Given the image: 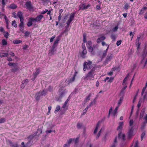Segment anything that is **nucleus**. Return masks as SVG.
<instances>
[{"instance_id": "1", "label": "nucleus", "mask_w": 147, "mask_h": 147, "mask_svg": "<svg viewBox=\"0 0 147 147\" xmlns=\"http://www.w3.org/2000/svg\"><path fill=\"white\" fill-rule=\"evenodd\" d=\"M43 17V15H40L37 16L35 18H30L28 23L27 26L30 27L32 25V22H40L41 20Z\"/></svg>"}, {"instance_id": "2", "label": "nucleus", "mask_w": 147, "mask_h": 147, "mask_svg": "<svg viewBox=\"0 0 147 147\" xmlns=\"http://www.w3.org/2000/svg\"><path fill=\"white\" fill-rule=\"evenodd\" d=\"M95 70V68L93 67L88 73L85 77V79H91L92 78H93L94 76V74Z\"/></svg>"}, {"instance_id": "3", "label": "nucleus", "mask_w": 147, "mask_h": 147, "mask_svg": "<svg viewBox=\"0 0 147 147\" xmlns=\"http://www.w3.org/2000/svg\"><path fill=\"white\" fill-rule=\"evenodd\" d=\"M82 47L83 50L80 53V55L82 58L84 59L86 57V55L87 54V50L84 44H82Z\"/></svg>"}, {"instance_id": "4", "label": "nucleus", "mask_w": 147, "mask_h": 147, "mask_svg": "<svg viewBox=\"0 0 147 147\" xmlns=\"http://www.w3.org/2000/svg\"><path fill=\"white\" fill-rule=\"evenodd\" d=\"M133 130V127H131L129 129L127 134L128 138L129 139H130L134 135V134Z\"/></svg>"}, {"instance_id": "5", "label": "nucleus", "mask_w": 147, "mask_h": 147, "mask_svg": "<svg viewBox=\"0 0 147 147\" xmlns=\"http://www.w3.org/2000/svg\"><path fill=\"white\" fill-rule=\"evenodd\" d=\"M118 136L119 138L121 139L123 141H124L125 140V135L124 134H121V130H120L119 131Z\"/></svg>"}, {"instance_id": "6", "label": "nucleus", "mask_w": 147, "mask_h": 147, "mask_svg": "<svg viewBox=\"0 0 147 147\" xmlns=\"http://www.w3.org/2000/svg\"><path fill=\"white\" fill-rule=\"evenodd\" d=\"M27 9L30 10L33 8L31 2L29 1H27L25 4Z\"/></svg>"}, {"instance_id": "7", "label": "nucleus", "mask_w": 147, "mask_h": 147, "mask_svg": "<svg viewBox=\"0 0 147 147\" xmlns=\"http://www.w3.org/2000/svg\"><path fill=\"white\" fill-rule=\"evenodd\" d=\"M113 57V55L111 53L108 54L107 57H106V59L105 61V62L107 63L108 62L111 61Z\"/></svg>"}, {"instance_id": "8", "label": "nucleus", "mask_w": 147, "mask_h": 147, "mask_svg": "<svg viewBox=\"0 0 147 147\" xmlns=\"http://www.w3.org/2000/svg\"><path fill=\"white\" fill-rule=\"evenodd\" d=\"M87 47L88 49V51L91 52L92 55H94L95 53V52L93 47L92 46H87Z\"/></svg>"}, {"instance_id": "9", "label": "nucleus", "mask_w": 147, "mask_h": 147, "mask_svg": "<svg viewBox=\"0 0 147 147\" xmlns=\"http://www.w3.org/2000/svg\"><path fill=\"white\" fill-rule=\"evenodd\" d=\"M90 6V5H86L85 4H83L80 5V9H82V10L86 9H87Z\"/></svg>"}, {"instance_id": "10", "label": "nucleus", "mask_w": 147, "mask_h": 147, "mask_svg": "<svg viewBox=\"0 0 147 147\" xmlns=\"http://www.w3.org/2000/svg\"><path fill=\"white\" fill-rule=\"evenodd\" d=\"M105 38L106 37L105 36H101L97 39L96 42L97 43H99L102 40H105Z\"/></svg>"}, {"instance_id": "11", "label": "nucleus", "mask_w": 147, "mask_h": 147, "mask_svg": "<svg viewBox=\"0 0 147 147\" xmlns=\"http://www.w3.org/2000/svg\"><path fill=\"white\" fill-rule=\"evenodd\" d=\"M30 143V141L28 142L26 144H25L24 142H22L21 143V146L20 147H30V146L29 145Z\"/></svg>"}, {"instance_id": "12", "label": "nucleus", "mask_w": 147, "mask_h": 147, "mask_svg": "<svg viewBox=\"0 0 147 147\" xmlns=\"http://www.w3.org/2000/svg\"><path fill=\"white\" fill-rule=\"evenodd\" d=\"M41 93L39 91V92L37 93L36 94L35 96H36V99L37 100H38L40 99V96H42V95H41Z\"/></svg>"}, {"instance_id": "13", "label": "nucleus", "mask_w": 147, "mask_h": 147, "mask_svg": "<svg viewBox=\"0 0 147 147\" xmlns=\"http://www.w3.org/2000/svg\"><path fill=\"white\" fill-rule=\"evenodd\" d=\"M145 113V109L143 108L142 109L140 115V119L142 118L144 115V114Z\"/></svg>"}, {"instance_id": "14", "label": "nucleus", "mask_w": 147, "mask_h": 147, "mask_svg": "<svg viewBox=\"0 0 147 147\" xmlns=\"http://www.w3.org/2000/svg\"><path fill=\"white\" fill-rule=\"evenodd\" d=\"M8 54L7 53H0V57L2 58L3 57H7Z\"/></svg>"}, {"instance_id": "15", "label": "nucleus", "mask_w": 147, "mask_h": 147, "mask_svg": "<svg viewBox=\"0 0 147 147\" xmlns=\"http://www.w3.org/2000/svg\"><path fill=\"white\" fill-rule=\"evenodd\" d=\"M123 125V122H120L119 124V126L117 128V130H119L120 129H121L122 128Z\"/></svg>"}, {"instance_id": "16", "label": "nucleus", "mask_w": 147, "mask_h": 147, "mask_svg": "<svg viewBox=\"0 0 147 147\" xmlns=\"http://www.w3.org/2000/svg\"><path fill=\"white\" fill-rule=\"evenodd\" d=\"M41 93V95L43 96H45L47 93V91L46 90L44 89L42 91H40Z\"/></svg>"}, {"instance_id": "17", "label": "nucleus", "mask_w": 147, "mask_h": 147, "mask_svg": "<svg viewBox=\"0 0 147 147\" xmlns=\"http://www.w3.org/2000/svg\"><path fill=\"white\" fill-rule=\"evenodd\" d=\"M9 144H11V147H18V145L17 144H14L11 141H9Z\"/></svg>"}, {"instance_id": "18", "label": "nucleus", "mask_w": 147, "mask_h": 147, "mask_svg": "<svg viewBox=\"0 0 147 147\" xmlns=\"http://www.w3.org/2000/svg\"><path fill=\"white\" fill-rule=\"evenodd\" d=\"M22 41L18 40H15L13 41V43L15 44H18L21 43Z\"/></svg>"}, {"instance_id": "19", "label": "nucleus", "mask_w": 147, "mask_h": 147, "mask_svg": "<svg viewBox=\"0 0 147 147\" xmlns=\"http://www.w3.org/2000/svg\"><path fill=\"white\" fill-rule=\"evenodd\" d=\"M147 9V7H144L142 9H141L139 13L140 15H141L143 14L144 13V10H146Z\"/></svg>"}, {"instance_id": "20", "label": "nucleus", "mask_w": 147, "mask_h": 147, "mask_svg": "<svg viewBox=\"0 0 147 147\" xmlns=\"http://www.w3.org/2000/svg\"><path fill=\"white\" fill-rule=\"evenodd\" d=\"M75 15V13H71L69 19L72 20L74 18Z\"/></svg>"}, {"instance_id": "21", "label": "nucleus", "mask_w": 147, "mask_h": 147, "mask_svg": "<svg viewBox=\"0 0 147 147\" xmlns=\"http://www.w3.org/2000/svg\"><path fill=\"white\" fill-rule=\"evenodd\" d=\"M96 100L95 99H94V100L91 102L90 103V104L88 106L89 107H90L91 106L93 105H95L96 104Z\"/></svg>"}, {"instance_id": "22", "label": "nucleus", "mask_w": 147, "mask_h": 147, "mask_svg": "<svg viewBox=\"0 0 147 147\" xmlns=\"http://www.w3.org/2000/svg\"><path fill=\"white\" fill-rule=\"evenodd\" d=\"M129 7L130 6H129V4L127 3L125 4L123 8L125 10H127Z\"/></svg>"}, {"instance_id": "23", "label": "nucleus", "mask_w": 147, "mask_h": 147, "mask_svg": "<svg viewBox=\"0 0 147 147\" xmlns=\"http://www.w3.org/2000/svg\"><path fill=\"white\" fill-rule=\"evenodd\" d=\"M142 102V99H140L139 101H138V104L137 105L138 108H139L140 107L141 105V103Z\"/></svg>"}, {"instance_id": "24", "label": "nucleus", "mask_w": 147, "mask_h": 147, "mask_svg": "<svg viewBox=\"0 0 147 147\" xmlns=\"http://www.w3.org/2000/svg\"><path fill=\"white\" fill-rule=\"evenodd\" d=\"M17 16L19 18H22L23 17V13L21 11H19L17 13Z\"/></svg>"}, {"instance_id": "25", "label": "nucleus", "mask_w": 147, "mask_h": 147, "mask_svg": "<svg viewBox=\"0 0 147 147\" xmlns=\"http://www.w3.org/2000/svg\"><path fill=\"white\" fill-rule=\"evenodd\" d=\"M72 20L69 19L67 22L66 24H67V26H65V27H66V28H68L69 27V25H70L71 22L72 21Z\"/></svg>"}, {"instance_id": "26", "label": "nucleus", "mask_w": 147, "mask_h": 147, "mask_svg": "<svg viewBox=\"0 0 147 147\" xmlns=\"http://www.w3.org/2000/svg\"><path fill=\"white\" fill-rule=\"evenodd\" d=\"M86 35L85 33H84L83 34V42L85 43L87 42L86 40Z\"/></svg>"}, {"instance_id": "27", "label": "nucleus", "mask_w": 147, "mask_h": 147, "mask_svg": "<svg viewBox=\"0 0 147 147\" xmlns=\"http://www.w3.org/2000/svg\"><path fill=\"white\" fill-rule=\"evenodd\" d=\"M108 47H107V49L105 50L103 53L102 56V57H105L106 55H107V52L108 50Z\"/></svg>"}, {"instance_id": "28", "label": "nucleus", "mask_w": 147, "mask_h": 147, "mask_svg": "<svg viewBox=\"0 0 147 147\" xmlns=\"http://www.w3.org/2000/svg\"><path fill=\"white\" fill-rule=\"evenodd\" d=\"M123 99V97H121L119 101H118V106H119L120 105L121 103L122 100Z\"/></svg>"}, {"instance_id": "29", "label": "nucleus", "mask_w": 147, "mask_h": 147, "mask_svg": "<svg viewBox=\"0 0 147 147\" xmlns=\"http://www.w3.org/2000/svg\"><path fill=\"white\" fill-rule=\"evenodd\" d=\"M60 107L59 106H57L55 110V113H57L60 110Z\"/></svg>"}, {"instance_id": "30", "label": "nucleus", "mask_w": 147, "mask_h": 147, "mask_svg": "<svg viewBox=\"0 0 147 147\" xmlns=\"http://www.w3.org/2000/svg\"><path fill=\"white\" fill-rule=\"evenodd\" d=\"M111 37L113 41H115L116 38V37L115 34H112L111 36Z\"/></svg>"}, {"instance_id": "31", "label": "nucleus", "mask_w": 147, "mask_h": 147, "mask_svg": "<svg viewBox=\"0 0 147 147\" xmlns=\"http://www.w3.org/2000/svg\"><path fill=\"white\" fill-rule=\"evenodd\" d=\"M17 7V6L15 4H12L10 5V7L12 9H15Z\"/></svg>"}, {"instance_id": "32", "label": "nucleus", "mask_w": 147, "mask_h": 147, "mask_svg": "<svg viewBox=\"0 0 147 147\" xmlns=\"http://www.w3.org/2000/svg\"><path fill=\"white\" fill-rule=\"evenodd\" d=\"M12 25L15 28L17 27V25L16 24V22L15 20L13 21L12 22Z\"/></svg>"}, {"instance_id": "33", "label": "nucleus", "mask_w": 147, "mask_h": 147, "mask_svg": "<svg viewBox=\"0 0 147 147\" xmlns=\"http://www.w3.org/2000/svg\"><path fill=\"white\" fill-rule=\"evenodd\" d=\"M4 35V36L7 38L8 37L9 33L7 32H4L3 33Z\"/></svg>"}, {"instance_id": "34", "label": "nucleus", "mask_w": 147, "mask_h": 147, "mask_svg": "<svg viewBox=\"0 0 147 147\" xmlns=\"http://www.w3.org/2000/svg\"><path fill=\"white\" fill-rule=\"evenodd\" d=\"M77 126L78 129H80L82 126V123H78L77 124Z\"/></svg>"}, {"instance_id": "35", "label": "nucleus", "mask_w": 147, "mask_h": 147, "mask_svg": "<svg viewBox=\"0 0 147 147\" xmlns=\"http://www.w3.org/2000/svg\"><path fill=\"white\" fill-rule=\"evenodd\" d=\"M146 123L145 122H144L142 124L141 127V129H143L145 128V127L146 126Z\"/></svg>"}, {"instance_id": "36", "label": "nucleus", "mask_w": 147, "mask_h": 147, "mask_svg": "<svg viewBox=\"0 0 147 147\" xmlns=\"http://www.w3.org/2000/svg\"><path fill=\"white\" fill-rule=\"evenodd\" d=\"M87 62H85L84 64V67H85L88 70L90 69V67H87Z\"/></svg>"}, {"instance_id": "37", "label": "nucleus", "mask_w": 147, "mask_h": 147, "mask_svg": "<svg viewBox=\"0 0 147 147\" xmlns=\"http://www.w3.org/2000/svg\"><path fill=\"white\" fill-rule=\"evenodd\" d=\"M145 131H144L142 132V134L141 136V140L142 141L144 136H145Z\"/></svg>"}, {"instance_id": "38", "label": "nucleus", "mask_w": 147, "mask_h": 147, "mask_svg": "<svg viewBox=\"0 0 147 147\" xmlns=\"http://www.w3.org/2000/svg\"><path fill=\"white\" fill-rule=\"evenodd\" d=\"M30 34V32L28 31H26L24 33V36L26 37H28Z\"/></svg>"}, {"instance_id": "39", "label": "nucleus", "mask_w": 147, "mask_h": 147, "mask_svg": "<svg viewBox=\"0 0 147 147\" xmlns=\"http://www.w3.org/2000/svg\"><path fill=\"white\" fill-rule=\"evenodd\" d=\"M6 119L5 118H2L0 119V123H2L5 122Z\"/></svg>"}, {"instance_id": "40", "label": "nucleus", "mask_w": 147, "mask_h": 147, "mask_svg": "<svg viewBox=\"0 0 147 147\" xmlns=\"http://www.w3.org/2000/svg\"><path fill=\"white\" fill-rule=\"evenodd\" d=\"M28 82L29 81L27 79H26L22 81V83H24L25 84V85H26L27 84Z\"/></svg>"}, {"instance_id": "41", "label": "nucleus", "mask_w": 147, "mask_h": 147, "mask_svg": "<svg viewBox=\"0 0 147 147\" xmlns=\"http://www.w3.org/2000/svg\"><path fill=\"white\" fill-rule=\"evenodd\" d=\"M24 22H21L19 24V26L20 28H24Z\"/></svg>"}, {"instance_id": "42", "label": "nucleus", "mask_w": 147, "mask_h": 147, "mask_svg": "<svg viewBox=\"0 0 147 147\" xmlns=\"http://www.w3.org/2000/svg\"><path fill=\"white\" fill-rule=\"evenodd\" d=\"M2 44L3 45H7V42L5 39H3L2 40Z\"/></svg>"}, {"instance_id": "43", "label": "nucleus", "mask_w": 147, "mask_h": 147, "mask_svg": "<svg viewBox=\"0 0 147 147\" xmlns=\"http://www.w3.org/2000/svg\"><path fill=\"white\" fill-rule=\"evenodd\" d=\"M72 141V138L69 139L68 140H67V143L69 145H70V144L71 143Z\"/></svg>"}, {"instance_id": "44", "label": "nucleus", "mask_w": 147, "mask_h": 147, "mask_svg": "<svg viewBox=\"0 0 147 147\" xmlns=\"http://www.w3.org/2000/svg\"><path fill=\"white\" fill-rule=\"evenodd\" d=\"M134 121L133 119H131L130 120L129 122V126L131 127H132V126L133 125Z\"/></svg>"}, {"instance_id": "45", "label": "nucleus", "mask_w": 147, "mask_h": 147, "mask_svg": "<svg viewBox=\"0 0 147 147\" xmlns=\"http://www.w3.org/2000/svg\"><path fill=\"white\" fill-rule=\"evenodd\" d=\"M17 64V63H15L9 62L8 63V65H9L10 66H16V64Z\"/></svg>"}, {"instance_id": "46", "label": "nucleus", "mask_w": 147, "mask_h": 147, "mask_svg": "<svg viewBox=\"0 0 147 147\" xmlns=\"http://www.w3.org/2000/svg\"><path fill=\"white\" fill-rule=\"evenodd\" d=\"M89 107L88 106L85 109H84L83 111V114L84 115L86 113V112L88 110V108Z\"/></svg>"}, {"instance_id": "47", "label": "nucleus", "mask_w": 147, "mask_h": 147, "mask_svg": "<svg viewBox=\"0 0 147 147\" xmlns=\"http://www.w3.org/2000/svg\"><path fill=\"white\" fill-rule=\"evenodd\" d=\"M118 106L113 111V114L114 115H115L117 112V111L118 109Z\"/></svg>"}, {"instance_id": "48", "label": "nucleus", "mask_w": 147, "mask_h": 147, "mask_svg": "<svg viewBox=\"0 0 147 147\" xmlns=\"http://www.w3.org/2000/svg\"><path fill=\"white\" fill-rule=\"evenodd\" d=\"M102 130V129H100V131H99V132H98V133L97 135V136H96V138H99V136L100 135V134L101 133Z\"/></svg>"}, {"instance_id": "49", "label": "nucleus", "mask_w": 147, "mask_h": 147, "mask_svg": "<svg viewBox=\"0 0 147 147\" xmlns=\"http://www.w3.org/2000/svg\"><path fill=\"white\" fill-rule=\"evenodd\" d=\"M102 123V121H99L97 124L96 126V128H97V129L100 127V125Z\"/></svg>"}, {"instance_id": "50", "label": "nucleus", "mask_w": 147, "mask_h": 147, "mask_svg": "<svg viewBox=\"0 0 147 147\" xmlns=\"http://www.w3.org/2000/svg\"><path fill=\"white\" fill-rule=\"evenodd\" d=\"M75 76H73V77L72 78H71L69 81V82H74L75 79Z\"/></svg>"}, {"instance_id": "51", "label": "nucleus", "mask_w": 147, "mask_h": 147, "mask_svg": "<svg viewBox=\"0 0 147 147\" xmlns=\"http://www.w3.org/2000/svg\"><path fill=\"white\" fill-rule=\"evenodd\" d=\"M86 64L87 65V67H90V68H91V65L92 64V63L90 61H89L88 62H87Z\"/></svg>"}, {"instance_id": "52", "label": "nucleus", "mask_w": 147, "mask_h": 147, "mask_svg": "<svg viewBox=\"0 0 147 147\" xmlns=\"http://www.w3.org/2000/svg\"><path fill=\"white\" fill-rule=\"evenodd\" d=\"M92 42L90 41H88L87 42V46H92Z\"/></svg>"}, {"instance_id": "53", "label": "nucleus", "mask_w": 147, "mask_h": 147, "mask_svg": "<svg viewBox=\"0 0 147 147\" xmlns=\"http://www.w3.org/2000/svg\"><path fill=\"white\" fill-rule=\"evenodd\" d=\"M113 79H114L113 78L111 77L109 78V79L108 81V82H110V83H111L113 81Z\"/></svg>"}, {"instance_id": "54", "label": "nucleus", "mask_w": 147, "mask_h": 147, "mask_svg": "<svg viewBox=\"0 0 147 147\" xmlns=\"http://www.w3.org/2000/svg\"><path fill=\"white\" fill-rule=\"evenodd\" d=\"M55 38V35L53 36L50 39V42H52L53 41V40Z\"/></svg>"}, {"instance_id": "55", "label": "nucleus", "mask_w": 147, "mask_h": 147, "mask_svg": "<svg viewBox=\"0 0 147 147\" xmlns=\"http://www.w3.org/2000/svg\"><path fill=\"white\" fill-rule=\"evenodd\" d=\"M60 39L59 38H57L56 40L54 42V43L57 45Z\"/></svg>"}, {"instance_id": "56", "label": "nucleus", "mask_w": 147, "mask_h": 147, "mask_svg": "<svg viewBox=\"0 0 147 147\" xmlns=\"http://www.w3.org/2000/svg\"><path fill=\"white\" fill-rule=\"evenodd\" d=\"M55 48H53L52 47V49L50 50L51 53L53 54H54V52L55 51Z\"/></svg>"}, {"instance_id": "57", "label": "nucleus", "mask_w": 147, "mask_h": 147, "mask_svg": "<svg viewBox=\"0 0 147 147\" xmlns=\"http://www.w3.org/2000/svg\"><path fill=\"white\" fill-rule=\"evenodd\" d=\"M121 40H118L116 43L117 45V46L121 44Z\"/></svg>"}, {"instance_id": "58", "label": "nucleus", "mask_w": 147, "mask_h": 147, "mask_svg": "<svg viewBox=\"0 0 147 147\" xmlns=\"http://www.w3.org/2000/svg\"><path fill=\"white\" fill-rule=\"evenodd\" d=\"M79 139V137H77L75 139V140H74L75 143V144H76L78 142Z\"/></svg>"}, {"instance_id": "59", "label": "nucleus", "mask_w": 147, "mask_h": 147, "mask_svg": "<svg viewBox=\"0 0 147 147\" xmlns=\"http://www.w3.org/2000/svg\"><path fill=\"white\" fill-rule=\"evenodd\" d=\"M3 15L4 16V18L6 22L7 23H8L9 20L7 19L6 16L5 15Z\"/></svg>"}, {"instance_id": "60", "label": "nucleus", "mask_w": 147, "mask_h": 147, "mask_svg": "<svg viewBox=\"0 0 147 147\" xmlns=\"http://www.w3.org/2000/svg\"><path fill=\"white\" fill-rule=\"evenodd\" d=\"M35 137L34 136L33 134V135H31L28 138H30L31 139Z\"/></svg>"}, {"instance_id": "61", "label": "nucleus", "mask_w": 147, "mask_h": 147, "mask_svg": "<svg viewBox=\"0 0 147 147\" xmlns=\"http://www.w3.org/2000/svg\"><path fill=\"white\" fill-rule=\"evenodd\" d=\"M91 96V94H89L88 95V96L86 97V100H90V97Z\"/></svg>"}, {"instance_id": "62", "label": "nucleus", "mask_w": 147, "mask_h": 147, "mask_svg": "<svg viewBox=\"0 0 147 147\" xmlns=\"http://www.w3.org/2000/svg\"><path fill=\"white\" fill-rule=\"evenodd\" d=\"M147 86V82L145 86L143 88L142 90V91L144 92V91L146 89V88Z\"/></svg>"}, {"instance_id": "63", "label": "nucleus", "mask_w": 147, "mask_h": 147, "mask_svg": "<svg viewBox=\"0 0 147 147\" xmlns=\"http://www.w3.org/2000/svg\"><path fill=\"white\" fill-rule=\"evenodd\" d=\"M53 87L51 86H49L48 88L49 90L50 91H52L53 90Z\"/></svg>"}, {"instance_id": "64", "label": "nucleus", "mask_w": 147, "mask_h": 147, "mask_svg": "<svg viewBox=\"0 0 147 147\" xmlns=\"http://www.w3.org/2000/svg\"><path fill=\"white\" fill-rule=\"evenodd\" d=\"M144 119L145 121L144 122H145L146 123H147V116L146 115L144 117Z\"/></svg>"}]
</instances>
